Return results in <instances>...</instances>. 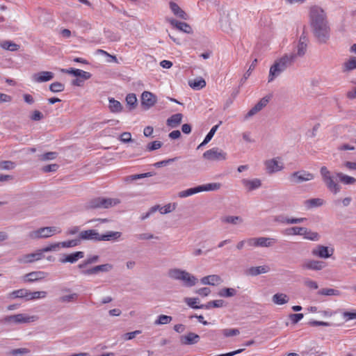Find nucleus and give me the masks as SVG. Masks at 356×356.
<instances>
[{"label": "nucleus", "mask_w": 356, "mask_h": 356, "mask_svg": "<svg viewBox=\"0 0 356 356\" xmlns=\"http://www.w3.org/2000/svg\"><path fill=\"white\" fill-rule=\"evenodd\" d=\"M309 17L315 38L318 42L326 43L330 38V27L323 10L318 6L312 7Z\"/></svg>", "instance_id": "f257e3e1"}, {"label": "nucleus", "mask_w": 356, "mask_h": 356, "mask_svg": "<svg viewBox=\"0 0 356 356\" xmlns=\"http://www.w3.org/2000/svg\"><path fill=\"white\" fill-rule=\"evenodd\" d=\"M296 58V54H286L280 59L275 60L270 67L268 76V82H271L282 72L291 66Z\"/></svg>", "instance_id": "f03ea898"}, {"label": "nucleus", "mask_w": 356, "mask_h": 356, "mask_svg": "<svg viewBox=\"0 0 356 356\" xmlns=\"http://www.w3.org/2000/svg\"><path fill=\"white\" fill-rule=\"evenodd\" d=\"M168 276L170 279L181 282L182 285L188 288L195 286L198 282L197 278L195 275L180 268L170 269L168 271Z\"/></svg>", "instance_id": "7ed1b4c3"}, {"label": "nucleus", "mask_w": 356, "mask_h": 356, "mask_svg": "<svg viewBox=\"0 0 356 356\" xmlns=\"http://www.w3.org/2000/svg\"><path fill=\"white\" fill-rule=\"evenodd\" d=\"M119 202L120 201L117 199L98 197L90 200L87 203L86 207L92 209H108L118 204Z\"/></svg>", "instance_id": "20e7f679"}, {"label": "nucleus", "mask_w": 356, "mask_h": 356, "mask_svg": "<svg viewBox=\"0 0 356 356\" xmlns=\"http://www.w3.org/2000/svg\"><path fill=\"white\" fill-rule=\"evenodd\" d=\"M61 230L56 227H44L29 233L28 236L31 239L36 240L50 237L56 233H60Z\"/></svg>", "instance_id": "39448f33"}, {"label": "nucleus", "mask_w": 356, "mask_h": 356, "mask_svg": "<svg viewBox=\"0 0 356 356\" xmlns=\"http://www.w3.org/2000/svg\"><path fill=\"white\" fill-rule=\"evenodd\" d=\"M34 316H29L24 314L8 315L0 319V323L3 325L21 324L33 322Z\"/></svg>", "instance_id": "423d86ee"}, {"label": "nucleus", "mask_w": 356, "mask_h": 356, "mask_svg": "<svg viewBox=\"0 0 356 356\" xmlns=\"http://www.w3.org/2000/svg\"><path fill=\"white\" fill-rule=\"evenodd\" d=\"M202 157L210 161H222L227 159V154L218 147H213L205 151Z\"/></svg>", "instance_id": "0eeeda50"}, {"label": "nucleus", "mask_w": 356, "mask_h": 356, "mask_svg": "<svg viewBox=\"0 0 356 356\" xmlns=\"http://www.w3.org/2000/svg\"><path fill=\"white\" fill-rule=\"evenodd\" d=\"M113 268V266L111 264H104L93 266L86 270H82L81 273L84 275H96L99 273H108Z\"/></svg>", "instance_id": "6e6552de"}, {"label": "nucleus", "mask_w": 356, "mask_h": 356, "mask_svg": "<svg viewBox=\"0 0 356 356\" xmlns=\"http://www.w3.org/2000/svg\"><path fill=\"white\" fill-rule=\"evenodd\" d=\"M333 248H330L329 247L324 246L323 245H317L312 250V254L313 256L322 259H327L330 257L333 254Z\"/></svg>", "instance_id": "1a4fd4ad"}, {"label": "nucleus", "mask_w": 356, "mask_h": 356, "mask_svg": "<svg viewBox=\"0 0 356 356\" xmlns=\"http://www.w3.org/2000/svg\"><path fill=\"white\" fill-rule=\"evenodd\" d=\"M314 178L313 174L306 171L294 172L291 175L290 179L291 181L299 184L302 181H309Z\"/></svg>", "instance_id": "9d476101"}, {"label": "nucleus", "mask_w": 356, "mask_h": 356, "mask_svg": "<svg viewBox=\"0 0 356 356\" xmlns=\"http://www.w3.org/2000/svg\"><path fill=\"white\" fill-rule=\"evenodd\" d=\"M156 102V97L152 92L145 91L141 95V104L144 109L147 110L152 107Z\"/></svg>", "instance_id": "9b49d317"}, {"label": "nucleus", "mask_w": 356, "mask_h": 356, "mask_svg": "<svg viewBox=\"0 0 356 356\" xmlns=\"http://www.w3.org/2000/svg\"><path fill=\"white\" fill-rule=\"evenodd\" d=\"M47 275V273L44 271H33L26 274L23 280L25 282L32 283L44 279Z\"/></svg>", "instance_id": "f8f14e48"}, {"label": "nucleus", "mask_w": 356, "mask_h": 356, "mask_svg": "<svg viewBox=\"0 0 356 356\" xmlns=\"http://www.w3.org/2000/svg\"><path fill=\"white\" fill-rule=\"evenodd\" d=\"M269 102V97H264L261 98L245 115V118H249L253 115H254L256 113H257L259 111L262 110L263 108H264Z\"/></svg>", "instance_id": "ddd939ff"}, {"label": "nucleus", "mask_w": 356, "mask_h": 356, "mask_svg": "<svg viewBox=\"0 0 356 356\" xmlns=\"http://www.w3.org/2000/svg\"><path fill=\"white\" fill-rule=\"evenodd\" d=\"M200 340V337L194 332H188L180 337V342L182 345H194Z\"/></svg>", "instance_id": "4468645a"}, {"label": "nucleus", "mask_w": 356, "mask_h": 356, "mask_svg": "<svg viewBox=\"0 0 356 356\" xmlns=\"http://www.w3.org/2000/svg\"><path fill=\"white\" fill-rule=\"evenodd\" d=\"M100 234L96 229H88L82 231L79 233V238L81 240H91L99 241Z\"/></svg>", "instance_id": "2eb2a0df"}, {"label": "nucleus", "mask_w": 356, "mask_h": 356, "mask_svg": "<svg viewBox=\"0 0 356 356\" xmlns=\"http://www.w3.org/2000/svg\"><path fill=\"white\" fill-rule=\"evenodd\" d=\"M54 76V74L51 72L42 71L35 73L32 76V80L36 83H42L51 80Z\"/></svg>", "instance_id": "dca6fc26"}, {"label": "nucleus", "mask_w": 356, "mask_h": 356, "mask_svg": "<svg viewBox=\"0 0 356 356\" xmlns=\"http://www.w3.org/2000/svg\"><path fill=\"white\" fill-rule=\"evenodd\" d=\"M44 257V255L42 254L41 252H38V250H37L35 252L22 255L19 259V261L20 263H24V264L33 263L34 261L42 259Z\"/></svg>", "instance_id": "f3484780"}, {"label": "nucleus", "mask_w": 356, "mask_h": 356, "mask_svg": "<svg viewBox=\"0 0 356 356\" xmlns=\"http://www.w3.org/2000/svg\"><path fill=\"white\" fill-rule=\"evenodd\" d=\"M326 266V263L323 261L307 260L302 264V268L308 270H321Z\"/></svg>", "instance_id": "a211bd4d"}, {"label": "nucleus", "mask_w": 356, "mask_h": 356, "mask_svg": "<svg viewBox=\"0 0 356 356\" xmlns=\"http://www.w3.org/2000/svg\"><path fill=\"white\" fill-rule=\"evenodd\" d=\"M264 165L268 174H273L283 169L282 165H280L277 159L266 160L264 162Z\"/></svg>", "instance_id": "6ab92c4d"}, {"label": "nucleus", "mask_w": 356, "mask_h": 356, "mask_svg": "<svg viewBox=\"0 0 356 356\" xmlns=\"http://www.w3.org/2000/svg\"><path fill=\"white\" fill-rule=\"evenodd\" d=\"M169 22L172 26L184 33H191L193 31L191 26L186 22H179L175 19H170Z\"/></svg>", "instance_id": "aec40b11"}, {"label": "nucleus", "mask_w": 356, "mask_h": 356, "mask_svg": "<svg viewBox=\"0 0 356 356\" xmlns=\"http://www.w3.org/2000/svg\"><path fill=\"white\" fill-rule=\"evenodd\" d=\"M84 257V252L82 251H77L72 254L65 255L64 258L60 259L61 263H71L74 264L79 259Z\"/></svg>", "instance_id": "412c9836"}, {"label": "nucleus", "mask_w": 356, "mask_h": 356, "mask_svg": "<svg viewBox=\"0 0 356 356\" xmlns=\"http://www.w3.org/2000/svg\"><path fill=\"white\" fill-rule=\"evenodd\" d=\"M270 271V267L267 265L252 266L246 270V274L251 276H257Z\"/></svg>", "instance_id": "4be33fe9"}, {"label": "nucleus", "mask_w": 356, "mask_h": 356, "mask_svg": "<svg viewBox=\"0 0 356 356\" xmlns=\"http://www.w3.org/2000/svg\"><path fill=\"white\" fill-rule=\"evenodd\" d=\"M170 8L172 13L176 15L177 17L186 20L188 19V15L186 13L184 10H183L177 3L173 1H170L169 3Z\"/></svg>", "instance_id": "5701e85b"}, {"label": "nucleus", "mask_w": 356, "mask_h": 356, "mask_svg": "<svg viewBox=\"0 0 356 356\" xmlns=\"http://www.w3.org/2000/svg\"><path fill=\"white\" fill-rule=\"evenodd\" d=\"M200 282L202 284L215 286L220 284L222 282V280L221 277L218 275H211L203 277L200 280Z\"/></svg>", "instance_id": "b1692460"}, {"label": "nucleus", "mask_w": 356, "mask_h": 356, "mask_svg": "<svg viewBox=\"0 0 356 356\" xmlns=\"http://www.w3.org/2000/svg\"><path fill=\"white\" fill-rule=\"evenodd\" d=\"M325 184L327 189L334 194H337L340 191V186L334 180V177L332 175L323 180Z\"/></svg>", "instance_id": "393cba45"}, {"label": "nucleus", "mask_w": 356, "mask_h": 356, "mask_svg": "<svg viewBox=\"0 0 356 356\" xmlns=\"http://www.w3.org/2000/svg\"><path fill=\"white\" fill-rule=\"evenodd\" d=\"M325 184L327 189L334 194H337L340 191V186L334 180V177L332 175L323 180Z\"/></svg>", "instance_id": "a878e982"}, {"label": "nucleus", "mask_w": 356, "mask_h": 356, "mask_svg": "<svg viewBox=\"0 0 356 356\" xmlns=\"http://www.w3.org/2000/svg\"><path fill=\"white\" fill-rule=\"evenodd\" d=\"M241 182L248 191H252L259 188L261 186V181L259 179H254L251 180L243 179Z\"/></svg>", "instance_id": "bb28decb"}, {"label": "nucleus", "mask_w": 356, "mask_h": 356, "mask_svg": "<svg viewBox=\"0 0 356 356\" xmlns=\"http://www.w3.org/2000/svg\"><path fill=\"white\" fill-rule=\"evenodd\" d=\"M325 204V201L321 198H311L304 201V206L307 209H312L316 207H320Z\"/></svg>", "instance_id": "cd10ccee"}, {"label": "nucleus", "mask_w": 356, "mask_h": 356, "mask_svg": "<svg viewBox=\"0 0 356 356\" xmlns=\"http://www.w3.org/2000/svg\"><path fill=\"white\" fill-rule=\"evenodd\" d=\"M182 118L181 113L174 114L168 118L166 124L171 128H175L181 124Z\"/></svg>", "instance_id": "c85d7f7f"}, {"label": "nucleus", "mask_w": 356, "mask_h": 356, "mask_svg": "<svg viewBox=\"0 0 356 356\" xmlns=\"http://www.w3.org/2000/svg\"><path fill=\"white\" fill-rule=\"evenodd\" d=\"M122 236L120 232H108L106 234H100L99 241H118Z\"/></svg>", "instance_id": "c756f323"}, {"label": "nucleus", "mask_w": 356, "mask_h": 356, "mask_svg": "<svg viewBox=\"0 0 356 356\" xmlns=\"http://www.w3.org/2000/svg\"><path fill=\"white\" fill-rule=\"evenodd\" d=\"M337 177L339 179V181L346 185H353L356 183V179L353 177L348 176L342 172H337Z\"/></svg>", "instance_id": "7c9ffc66"}, {"label": "nucleus", "mask_w": 356, "mask_h": 356, "mask_svg": "<svg viewBox=\"0 0 356 356\" xmlns=\"http://www.w3.org/2000/svg\"><path fill=\"white\" fill-rule=\"evenodd\" d=\"M28 292L29 290L26 289H20L18 290H15L12 291L9 294V298L12 299H16V298H24L27 301L28 298Z\"/></svg>", "instance_id": "2f4dec72"}, {"label": "nucleus", "mask_w": 356, "mask_h": 356, "mask_svg": "<svg viewBox=\"0 0 356 356\" xmlns=\"http://www.w3.org/2000/svg\"><path fill=\"white\" fill-rule=\"evenodd\" d=\"M109 109L112 113H120L122 111L121 103L113 97L108 98Z\"/></svg>", "instance_id": "473e14b6"}, {"label": "nucleus", "mask_w": 356, "mask_h": 356, "mask_svg": "<svg viewBox=\"0 0 356 356\" xmlns=\"http://www.w3.org/2000/svg\"><path fill=\"white\" fill-rule=\"evenodd\" d=\"M277 240L274 238L259 237L258 247L269 248L273 246Z\"/></svg>", "instance_id": "72a5a7b5"}, {"label": "nucleus", "mask_w": 356, "mask_h": 356, "mask_svg": "<svg viewBox=\"0 0 356 356\" xmlns=\"http://www.w3.org/2000/svg\"><path fill=\"white\" fill-rule=\"evenodd\" d=\"M99 260V257L98 255H91L89 256L86 260L82 261L81 264L78 265V268L81 270H86V267L88 265L92 264L97 263Z\"/></svg>", "instance_id": "f704fd0d"}, {"label": "nucleus", "mask_w": 356, "mask_h": 356, "mask_svg": "<svg viewBox=\"0 0 356 356\" xmlns=\"http://www.w3.org/2000/svg\"><path fill=\"white\" fill-rule=\"evenodd\" d=\"M0 47L6 50L10 51H17L20 46L10 40H4L1 42Z\"/></svg>", "instance_id": "c9c22d12"}, {"label": "nucleus", "mask_w": 356, "mask_h": 356, "mask_svg": "<svg viewBox=\"0 0 356 356\" xmlns=\"http://www.w3.org/2000/svg\"><path fill=\"white\" fill-rule=\"evenodd\" d=\"M273 302L276 305H284L289 302V297L284 293H275L272 298Z\"/></svg>", "instance_id": "e433bc0d"}, {"label": "nucleus", "mask_w": 356, "mask_h": 356, "mask_svg": "<svg viewBox=\"0 0 356 356\" xmlns=\"http://www.w3.org/2000/svg\"><path fill=\"white\" fill-rule=\"evenodd\" d=\"M200 193L203 191H218L220 188L221 184L220 183H209L207 184L200 185Z\"/></svg>", "instance_id": "4c0bfd02"}, {"label": "nucleus", "mask_w": 356, "mask_h": 356, "mask_svg": "<svg viewBox=\"0 0 356 356\" xmlns=\"http://www.w3.org/2000/svg\"><path fill=\"white\" fill-rule=\"evenodd\" d=\"M189 86L195 90H200L205 87L206 81L204 79L200 77L197 79H195L193 81H190L188 82Z\"/></svg>", "instance_id": "58836bf2"}, {"label": "nucleus", "mask_w": 356, "mask_h": 356, "mask_svg": "<svg viewBox=\"0 0 356 356\" xmlns=\"http://www.w3.org/2000/svg\"><path fill=\"white\" fill-rule=\"evenodd\" d=\"M125 100L130 111L136 108L137 106V98L134 93L128 94Z\"/></svg>", "instance_id": "ea45409f"}, {"label": "nucleus", "mask_w": 356, "mask_h": 356, "mask_svg": "<svg viewBox=\"0 0 356 356\" xmlns=\"http://www.w3.org/2000/svg\"><path fill=\"white\" fill-rule=\"evenodd\" d=\"M236 290L234 288H222L218 292V296L223 298H230L236 295Z\"/></svg>", "instance_id": "a19ab883"}, {"label": "nucleus", "mask_w": 356, "mask_h": 356, "mask_svg": "<svg viewBox=\"0 0 356 356\" xmlns=\"http://www.w3.org/2000/svg\"><path fill=\"white\" fill-rule=\"evenodd\" d=\"M305 232H302V235L304 238L313 241H318L320 238V236L317 232H312L307 228L305 227Z\"/></svg>", "instance_id": "79ce46f5"}, {"label": "nucleus", "mask_w": 356, "mask_h": 356, "mask_svg": "<svg viewBox=\"0 0 356 356\" xmlns=\"http://www.w3.org/2000/svg\"><path fill=\"white\" fill-rule=\"evenodd\" d=\"M318 294L321 296H339L341 295V292L339 290L334 289L323 288L318 291Z\"/></svg>", "instance_id": "37998d69"}, {"label": "nucleus", "mask_w": 356, "mask_h": 356, "mask_svg": "<svg viewBox=\"0 0 356 356\" xmlns=\"http://www.w3.org/2000/svg\"><path fill=\"white\" fill-rule=\"evenodd\" d=\"M28 293L29 294H28L27 301L38 300V299H40V298H44L47 294V293L44 291L31 292L29 290Z\"/></svg>", "instance_id": "c03bdc74"}, {"label": "nucleus", "mask_w": 356, "mask_h": 356, "mask_svg": "<svg viewBox=\"0 0 356 356\" xmlns=\"http://www.w3.org/2000/svg\"><path fill=\"white\" fill-rule=\"evenodd\" d=\"M224 306V300H216L208 302L207 304L201 305V307L205 309H209L211 307H222Z\"/></svg>", "instance_id": "a18cd8bd"}, {"label": "nucleus", "mask_w": 356, "mask_h": 356, "mask_svg": "<svg viewBox=\"0 0 356 356\" xmlns=\"http://www.w3.org/2000/svg\"><path fill=\"white\" fill-rule=\"evenodd\" d=\"M197 193H200V190H199V186H196V187H194V188H188L186 190L180 191L179 193V194H178V196L179 197L184 198V197H186L193 195L196 194Z\"/></svg>", "instance_id": "49530a36"}, {"label": "nucleus", "mask_w": 356, "mask_h": 356, "mask_svg": "<svg viewBox=\"0 0 356 356\" xmlns=\"http://www.w3.org/2000/svg\"><path fill=\"white\" fill-rule=\"evenodd\" d=\"M155 174L156 173L154 172H149L142 174L132 175L127 177L125 179L126 181H134L142 178L149 177L154 176Z\"/></svg>", "instance_id": "de8ad7c7"}, {"label": "nucleus", "mask_w": 356, "mask_h": 356, "mask_svg": "<svg viewBox=\"0 0 356 356\" xmlns=\"http://www.w3.org/2000/svg\"><path fill=\"white\" fill-rule=\"evenodd\" d=\"M355 69H356V57H352L343 63V72H349Z\"/></svg>", "instance_id": "09e8293b"}, {"label": "nucleus", "mask_w": 356, "mask_h": 356, "mask_svg": "<svg viewBox=\"0 0 356 356\" xmlns=\"http://www.w3.org/2000/svg\"><path fill=\"white\" fill-rule=\"evenodd\" d=\"M172 320V316L164 314L159 315L154 321V325H166Z\"/></svg>", "instance_id": "8fccbe9b"}, {"label": "nucleus", "mask_w": 356, "mask_h": 356, "mask_svg": "<svg viewBox=\"0 0 356 356\" xmlns=\"http://www.w3.org/2000/svg\"><path fill=\"white\" fill-rule=\"evenodd\" d=\"M305 227H293L288 228L285 231V234L288 235H302V232H305Z\"/></svg>", "instance_id": "3c124183"}, {"label": "nucleus", "mask_w": 356, "mask_h": 356, "mask_svg": "<svg viewBox=\"0 0 356 356\" xmlns=\"http://www.w3.org/2000/svg\"><path fill=\"white\" fill-rule=\"evenodd\" d=\"M222 222L225 223H230L233 225H236L239 222H242V218L239 216H228L222 218Z\"/></svg>", "instance_id": "603ef678"}, {"label": "nucleus", "mask_w": 356, "mask_h": 356, "mask_svg": "<svg viewBox=\"0 0 356 356\" xmlns=\"http://www.w3.org/2000/svg\"><path fill=\"white\" fill-rule=\"evenodd\" d=\"M222 124V122L220 121L219 123L215 126H213L211 130L209 131V132L207 134V136H205L204 140H203V144H207L211 139L213 137L215 133L216 132V131L218 130L219 126Z\"/></svg>", "instance_id": "864d4df0"}, {"label": "nucleus", "mask_w": 356, "mask_h": 356, "mask_svg": "<svg viewBox=\"0 0 356 356\" xmlns=\"http://www.w3.org/2000/svg\"><path fill=\"white\" fill-rule=\"evenodd\" d=\"M79 295L76 293L63 296L59 298L58 301L60 302H72L76 301L78 299Z\"/></svg>", "instance_id": "5fc2aeb1"}, {"label": "nucleus", "mask_w": 356, "mask_h": 356, "mask_svg": "<svg viewBox=\"0 0 356 356\" xmlns=\"http://www.w3.org/2000/svg\"><path fill=\"white\" fill-rule=\"evenodd\" d=\"M184 302L187 304L188 306H189L192 309H203V307H201V305H197V303L198 302V298H185Z\"/></svg>", "instance_id": "6e6d98bb"}, {"label": "nucleus", "mask_w": 356, "mask_h": 356, "mask_svg": "<svg viewBox=\"0 0 356 356\" xmlns=\"http://www.w3.org/2000/svg\"><path fill=\"white\" fill-rule=\"evenodd\" d=\"M57 243L59 244V247L61 246L62 248H72L79 245L80 239H72Z\"/></svg>", "instance_id": "4d7b16f0"}, {"label": "nucleus", "mask_w": 356, "mask_h": 356, "mask_svg": "<svg viewBox=\"0 0 356 356\" xmlns=\"http://www.w3.org/2000/svg\"><path fill=\"white\" fill-rule=\"evenodd\" d=\"M49 90L53 92H60L65 90V85L60 82H54L49 86Z\"/></svg>", "instance_id": "13d9d810"}, {"label": "nucleus", "mask_w": 356, "mask_h": 356, "mask_svg": "<svg viewBox=\"0 0 356 356\" xmlns=\"http://www.w3.org/2000/svg\"><path fill=\"white\" fill-rule=\"evenodd\" d=\"M239 333V330L236 328L221 330V334H223L225 337L236 336Z\"/></svg>", "instance_id": "bf43d9fd"}, {"label": "nucleus", "mask_w": 356, "mask_h": 356, "mask_svg": "<svg viewBox=\"0 0 356 356\" xmlns=\"http://www.w3.org/2000/svg\"><path fill=\"white\" fill-rule=\"evenodd\" d=\"M163 143L159 140H154L149 143L147 145V150L149 152L156 150L162 147Z\"/></svg>", "instance_id": "052dcab7"}, {"label": "nucleus", "mask_w": 356, "mask_h": 356, "mask_svg": "<svg viewBox=\"0 0 356 356\" xmlns=\"http://www.w3.org/2000/svg\"><path fill=\"white\" fill-rule=\"evenodd\" d=\"M205 335L211 340H217L221 335V330H209L205 334Z\"/></svg>", "instance_id": "680f3d73"}, {"label": "nucleus", "mask_w": 356, "mask_h": 356, "mask_svg": "<svg viewBox=\"0 0 356 356\" xmlns=\"http://www.w3.org/2000/svg\"><path fill=\"white\" fill-rule=\"evenodd\" d=\"M257 62V59H254L253 60V62L250 65L248 70L243 74V76L241 79V84H243L248 79V78L250 76V75L251 74V71L254 69L255 65H256Z\"/></svg>", "instance_id": "e2e57ef3"}, {"label": "nucleus", "mask_w": 356, "mask_h": 356, "mask_svg": "<svg viewBox=\"0 0 356 356\" xmlns=\"http://www.w3.org/2000/svg\"><path fill=\"white\" fill-rule=\"evenodd\" d=\"M15 168V163L11 161H3L0 162L1 170H12Z\"/></svg>", "instance_id": "0e129e2a"}, {"label": "nucleus", "mask_w": 356, "mask_h": 356, "mask_svg": "<svg viewBox=\"0 0 356 356\" xmlns=\"http://www.w3.org/2000/svg\"><path fill=\"white\" fill-rule=\"evenodd\" d=\"M303 317L304 315L303 314L301 313L291 314L289 316V318L291 320V323L293 325L297 324Z\"/></svg>", "instance_id": "69168bd1"}, {"label": "nucleus", "mask_w": 356, "mask_h": 356, "mask_svg": "<svg viewBox=\"0 0 356 356\" xmlns=\"http://www.w3.org/2000/svg\"><path fill=\"white\" fill-rule=\"evenodd\" d=\"M57 154L55 152H49L42 154L40 159L42 161L53 160L56 158Z\"/></svg>", "instance_id": "338daca9"}, {"label": "nucleus", "mask_w": 356, "mask_h": 356, "mask_svg": "<svg viewBox=\"0 0 356 356\" xmlns=\"http://www.w3.org/2000/svg\"><path fill=\"white\" fill-rule=\"evenodd\" d=\"M343 317L346 321L356 319V310L354 309L352 312H344L343 313Z\"/></svg>", "instance_id": "774afa93"}]
</instances>
